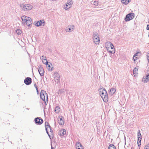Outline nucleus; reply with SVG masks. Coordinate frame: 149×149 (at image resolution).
Listing matches in <instances>:
<instances>
[{
  "label": "nucleus",
  "instance_id": "f257e3e1",
  "mask_svg": "<svg viewBox=\"0 0 149 149\" xmlns=\"http://www.w3.org/2000/svg\"><path fill=\"white\" fill-rule=\"evenodd\" d=\"M98 91L100 96L104 102L108 101V96L107 93L105 89L102 86H100L98 89Z\"/></svg>",
  "mask_w": 149,
  "mask_h": 149
},
{
  "label": "nucleus",
  "instance_id": "f03ea898",
  "mask_svg": "<svg viewBox=\"0 0 149 149\" xmlns=\"http://www.w3.org/2000/svg\"><path fill=\"white\" fill-rule=\"evenodd\" d=\"M45 125L47 134L51 139H52L53 137V135H52L53 132L52 130L51 127L47 122H45Z\"/></svg>",
  "mask_w": 149,
  "mask_h": 149
},
{
  "label": "nucleus",
  "instance_id": "7ed1b4c3",
  "mask_svg": "<svg viewBox=\"0 0 149 149\" xmlns=\"http://www.w3.org/2000/svg\"><path fill=\"white\" fill-rule=\"evenodd\" d=\"M46 96V100L47 101H48V98L47 95L45 91L44 90H42L41 91L40 97V98L45 103V104H47V102H46L45 100V97Z\"/></svg>",
  "mask_w": 149,
  "mask_h": 149
},
{
  "label": "nucleus",
  "instance_id": "20e7f679",
  "mask_svg": "<svg viewBox=\"0 0 149 149\" xmlns=\"http://www.w3.org/2000/svg\"><path fill=\"white\" fill-rule=\"evenodd\" d=\"M20 6L23 10L26 11L30 10L32 8V6L30 4L24 5L23 4H20Z\"/></svg>",
  "mask_w": 149,
  "mask_h": 149
},
{
  "label": "nucleus",
  "instance_id": "39448f33",
  "mask_svg": "<svg viewBox=\"0 0 149 149\" xmlns=\"http://www.w3.org/2000/svg\"><path fill=\"white\" fill-rule=\"evenodd\" d=\"M93 42L95 44H98L100 42V40L98 33L96 32H94L93 37Z\"/></svg>",
  "mask_w": 149,
  "mask_h": 149
},
{
  "label": "nucleus",
  "instance_id": "423d86ee",
  "mask_svg": "<svg viewBox=\"0 0 149 149\" xmlns=\"http://www.w3.org/2000/svg\"><path fill=\"white\" fill-rule=\"evenodd\" d=\"M134 13H130L127 15L125 18V21L127 22L133 19L134 17Z\"/></svg>",
  "mask_w": 149,
  "mask_h": 149
},
{
  "label": "nucleus",
  "instance_id": "0eeeda50",
  "mask_svg": "<svg viewBox=\"0 0 149 149\" xmlns=\"http://www.w3.org/2000/svg\"><path fill=\"white\" fill-rule=\"evenodd\" d=\"M53 75L55 82L59 83L60 82V77L59 74L57 72H55L54 73Z\"/></svg>",
  "mask_w": 149,
  "mask_h": 149
},
{
  "label": "nucleus",
  "instance_id": "6e6552de",
  "mask_svg": "<svg viewBox=\"0 0 149 149\" xmlns=\"http://www.w3.org/2000/svg\"><path fill=\"white\" fill-rule=\"evenodd\" d=\"M138 136V141L137 144L139 146H140L141 144V140L142 139V136L140 133V131L139 130L138 131L137 133Z\"/></svg>",
  "mask_w": 149,
  "mask_h": 149
},
{
  "label": "nucleus",
  "instance_id": "1a4fd4ad",
  "mask_svg": "<svg viewBox=\"0 0 149 149\" xmlns=\"http://www.w3.org/2000/svg\"><path fill=\"white\" fill-rule=\"evenodd\" d=\"M34 121L36 124L38 125H41L43 122V120L41 118L39 117L35 118Z\"/></svg>",
  "mask_w": 149,
  "mask_h": 149
},
{
  "label": "nucleus",
  "instance_id": "9d476101",
  "mask_svg": "<svg viewBox=\"0 0 149 149\" xmlns=\"http://www.w3.org/2000/svg\"><path fill=\"white\" fill-rule=\"evenodd\" d=\"M42 62L44 64L46 65L47 69L49 71H51L53 70V67H51L50 65H52V64L48 62L47 61L45 62L43 61H42Z\"/></svg>",
  "mask_w": 149,
  "mask_h": 149
},
{
  "label": "nucleus",
  "instance_id": "9b49d317",
  "mask_svg": "<svg viewBox=\"0 0 149 149\" xmlns=\"http://www.w3.org/2000/svg\"><path fill=\"white\" fill-rule=\"evenodd\" d=\"M142 81L144 83H147L149 81V70H148L146 76L143 77Z\"/></svg>",
  "mask_w": 149,
  "mask_h": 149
},
{
  "label": "nucleus",
  "instance_id": "f8f14e48",
  "mask_svg": "<svg viewBox=\"0 0 149 149\" xmlns=\"http://www.w3.org/2000/svg\"><path fill=\"white\" fill-rule=\"evenodd\" d=\"M32 80L30 77H27L24 80V83L25 84L27 85H30L32 83Z\"/></svg>",
  "mask_w": 149,
  "mask_h": 149
},
{
  "label": "nucleus",
  "instance_id": "ddd939ff",
  "mask_svg": "<svg viewBox=\"0 0 149 149\" xmlns=\"http://www.w3.org/2000/svg\"><path fill=\"white\" fill-rule=\"evenodd\" d=\"M45 22L42 20L37 22L35 23V25L36 26H43L44 25Z\"/></svg>",
  "mask_w": 149,
  "mask_h": 149
},
{
  "label": "nucleus",
  "instance_id": "4468645a",
  "mask_svg": "<svg viewBox=\"0 0 149 149\" xmlns=\"http://www.w3.org/2000/svg\"><path fill=\"white\" fill-rule=\"evenodd\" d=\"M59 118H58V123L60 125H62L64 124V118L62 116H60L58 117Z\"/></svg>",
  "mask_w": 149,
  "mask_h": 149
},
{
  "label": "nucleus",
  "instance_id": "2eb2a0df",
  "mask_svg": "<svg viewBox=\"0 0 149 149\" xmlns=\"http://www.w3.org/2000/svg\"><path fill=\"white\" fill-rule=\"evenodd\" d=\"M38 70L40 76H44V69L41 66H39V68L38 69Z\"/></svg>",
  "mask_w": 149,
  "mask_h": 149
},
{
  "label": "nucleus",
  "instance_id": "dca6fc26",
  "mask_svg": "<svg viewBox=\"0 0 149 149\" xmlns=\"http://www.w3.org/2000/svg\"><path fill=\"white\" fill-rule=\"evenodd\" d=\"M32 20L29 17H28L27 21L25 23L27 25L30 26L32 24Z\"/></svg>",
  "mask_w": 149,
  "mask_h": 149
},
{
  "label": "nucleus",
  "instance_id": "f3484780",
  "mask_svg": "<svg viewBox=\"0 0 149 149\" xmlns=\"http://www.w3.org/2000/svg\"><path fill=\"white\" fill-rule=\"evenodd\" d=\"M76 149H84L83 146L79 142L76 143Z\"/></svg>",
  "mask_w": 149,
  "mask_h": 149
},
{
  "label": "nucleus",
  "instance_id": "a211bd4d",
  "mask_svg": "<svg viewBox=\"0 0 149 149\" xmlns=\"http://www.w3.org/2000/svg\"><path fill=\"white\" fill-rule=\"evenodd\" d=\"M28 17H29L26 16L25 15H24L22 17L21 19H22V21L23 22H24L25 23L26 21H27Z\"/></svg>",
  "mask_w": 149,
  "mask_h": 149
},
{
  "label": "nucleus",
  "instance_id": "6ab92c4d",
  "mask_svg": "<svg viewBox=\"0 0 149 149\" xmlns=\"http://www.w3.org/2000/svg\"><path fill=\"white\" fill-rule=\"evenodd\" d=\"M116 90L114 88H112L110 89L109 91V93L111 94V95H113L116 92Z\"/></svg>",
  "mask_w": 149,
  "mask_h": 149
},
{
  "label": "nucleus",
  "instance_id": "aec40b11",
  "mask_svg": "<svg viewBox=\"0 0 149 149\" xmlns=\"http://www.w3.org/2000/svg\"><path fill=\"white\" fill-rule=\"evenodd\" d=\"M112 45V43L110 42H107L105 44V47L107 50L109 49L108 47H110Z\"/></svg>",
  "mask_w": 149,
  "mask_h": 149
},
{
  "label": "nucleus",
  "instance_id": "412c9836",
  "mask_svg": "<svg viewBox=\"0 0 149 149\" xmlns=\"http://www.w3.org/2000/svg\"><path fill=\"white\" fill-rule=\"evenodd\" d=\"M60 111V108L58 106H56L55 108L54 111L56 113H58Z\"/></svg>",
  "mask_w": 149,
  "mask_h": 149
},
{
  "label": "nucleus",
  "instance_id": "4be33fe9",
  "mask_svg": "<svg viewBox=\"0 0 149 149\" xmlns=\"http://www.w3.org/2000/svg\"><path fill=\"white\" fill-rule=\"evenodd\" d=\"M108 149H116V148L114 145L110 144L108 147Z\"/></svg>",
  "mask_w": 149,
  "mask_h": 149
},
{
  "label": "nucleus",
  "instance_id": "5701e85b",
  "mask_svg": "<svg viewBox=\"0 0 149 149\" xmlns=\"http://www.w3.org/2000/svg\"><path fill=\"white\" fill-rule=\"evenodd\" d=\"M121 2L122 3L125 4H128L129 2L130 1L129 0H121Z\"/></svg>",
  "mask_w": 149,
  "mask_h": 149
},
{
  "label": "nucleus",
  "instance_id": "b1692460",
  "mask_svg": "<svg viewBox=\"0 0 149 149\" xmlns=\"http://www.w3.org/2000/svg\"><path fill=\"white\" fill-rule=\"evenodd\" d=\"M66 131L65 130H63L61 131L60 135L63 136L66 134Z\"/></svg>",
  "mask_w": 149,
  "mask_h": 149
},
{
  "label": "nucleus",
  "instance_id": "393cba45",
  "mask_svg": "<svg viewBox=\"0 0 149 149\" xmlns=\"http://www.w3.org/2000/svg\"><path fill=\"white\" fill-rule=\"evenodd\" d=\"M64 92V90L63 89H59L58 91V94H62Z\"/></svg>",
  "mask_w": 149,
  "mask_h": 149
},
{
  "label": "nucleus",
  "instance_id": "a878e982",
  "mask_svg": "<svg viewBox=\"0 0 149 149\" xmlns=\"http://www.w3.org/2000/svg\"><path fill=\"white\" fill-rule=\"evenodd\" d=\"M16 32L17 34L18 35L20 34L22 32V31L20 29H18L16 30Z\"/></svg>",
  "mask_w": 149,
  "mask_h": 149
},
{
  "label": "nucleus",
  "instance_id": "bb28decb",
  "mask_svg": "<svg viewBox=\"0 0 149 149\" xmlns=\"http://www.w3.org/2000/svg\"><path fill=\"white\" fill-rule=\"evenodd\" d=\"M73 28H71L67 27L66 28V31L67 32H70L71 31H72L73 29Z\"/></svg>",
  "mask_w": 149,
  "mask_h": 149
},
{
  "label": "nucleus",
  "instance_id": "cd10ccee",
  "mask_svg": "<svg viewBox=\"0 0 149 149\" xmlns=\"http://www.w3.org/2000/svg\"><path fill=\"white\" fill-rule=\"evenodd\" d=\"M99 3L97 1H95L94 2V5L96 6H98V5H99Z\"/></svg>",
  "mask_w": 149,
  "mask_h": 149
},
{
  "label": "nucleus",
  "instance_id": "c85d7f7f",
  "mask_svg": "<svg viewBox=\"0 0 149 149\" xmlns=\"http://www.w3.org/2000/svg\"><path fill=\"white\" fill-rule=\"evenodd\" d=\"M137 71H138V69L137 68H135L134 69L133 72H134V76L136 75V74H135L137 73Z\"/></svg>",
  "mask_w": 149,
  "mask_h": 149
},
{
  "label": "nucleus",
  "instance_id": "c756f323",
  "mask_svg": "<svg viewBox=\"0 0 149 149\" xmlns=\"http://www.w3.org/2000/svg\"><path fill=\"white\" fill-rule=\"evenodd\" d=\"M71 7V6L67 3L66 5V6L65 7V9L67 10L70 8Z\"/></svg>",
  "mask_w": 149,
  "mask_h": 149
},
{
  "label": "nucleus",
  "instance_id": "7c9ffc66",
  "mask_svg": "<svg viewBox=\"0 0 149 149\" xmlns=\"http://www.w3.org/2000/svg\"><path fill=\"white\" fill-rule=\"evenodd\" d=\"M110 47H111V49H114V46L112 44V45H110V47H108V49H109Z\"/></svg>",
  "mask_w": 149,
  "mask_h": 149
},
{
  "label": "nucleus",
  "instance_id": "2f4dec72",
  "mask_svg": "<svg viewBox=\"0 0 149 149\" xmlns=\"http://www.w3.org/2000/svg\"><path fill=\"white\" fill-rule=\"evenodd\" d=\"M72 3V1H68L67 4H68L70 5L71 6V5Z\"/></svg>",
  "mask_w": 149,
  "mask_h": 149
},
{
  "label": "nucleus",
  "instance_id": "473e14b6",
  "mask_svg": "<svg viewBox=\"0 0 149 149\" xmlns=\"http://www.w3.org/2000/svg\"><path fill=\"white\" fill-rule=\"evenodd\" d=\"M42 60H44V61H47L46 58V57L44 56H42Z\"/></svg>",
  "mask_w": 149,
  "mask_h": 149
},
{
  "label": "nucleus",
  "instance_id": "72a5a7b5",
  "mask_svg": "<svg viewBox=\"0 0 149 149\" xmlns=\"http://www.w3.org/2000/svg\"><path fill=\"white\" fill-rule=\"evenodd\" d=\"M114 52H113V51H110V50L108 51V52L110 53L113 54H114L115 53V50L114 49Z\"/></svg>",
  "mask_w": 149,
  "mask_h": 149
},
{
  "label": "nucleus",
  "instance_id": "f704fd0d",
  "mask_svg": "<svg viewBox=\"0 0 149 149\" xmlns=\"http://www.w3.org/2000/svg\"><path fill=\"white\" fill-rule=\"evenodd\" d=\"M146 29L147 30H149V25H148V24L147 25V26L146 27Z\"/></svg>",
  "mask_w": 149,
  "mask_h": 149
},
{
  "label": "nucleus",
  "instance_id": "c9c22d12",
  "mask_svg": "<svg viewBox=\"0 0 149 149\" xmlns=\"http://www.w3.org/2000/svg\"><path fill=\"white\" fill-rule=\"evenodd\" d=\"M147 59L148 61V62L149 63V53L147 55Z\"/></svg>",
  "mask_w": 149,
  "mask_h": 149
},
{
  "label": "nucleus",
  "instance_id": "e433bc0d",
  "mask_svg": "<svg viewBox=\"0 0 149 149\" xmlns=\"http://www.w3.org/2000/svg\"><path fill=\"white\" fill-rule=\"evenodd\" d=\"M36 90L37 92V93H38V88L37 87H36Z\"/></svg>",
  "mask_w": 149,
  "mask_h": 149
},
{
  "label": "nucleus",
  "instance_id": "4c0bfd02",
  "mask_svg": "<svg viewBox=\"0 0 149 149\" xmlns=\"http://www.w3.org/2000/svg\"><path fill=\"white\" fill-rule=\"evenodd\" d=\"M138 54V53H136L134 55V56H136L137 55V54Z\"/></svg>",
  "mask_w": 149,
  "mask_h": 149
},
{
  "label": "nucleus",
  "instance_id": "58836bf2",
  "mask_svg": "<svg viewBox=\"0 0 149 149\" xmlns=\"http://www.w3.org/2000/svg\"><path fill=\"white\" fill-rule=\"evenodd\" d=\"M34 86H35V87L36 88V87H37V86H36V84H34Z\"/></svg>",
  "mask_w": 149,
  "mask_h": 149
},
{
  "label": "nucleus",
  "instance_id": "ea45409f",
  "mask_svg": "<svg viewBox=\"0 0 149 149\" xmlns=\"http://www.w3.org/2000/svg\"><path fill=\"white\" fill-rule=\"evenodd\" d=\"M51 149H54V148L52 147V146Z\"/></svg>",
  "mask_w": 149,
  "mask_h": 149
},
{
  "label": "nucleus",
  "instance_id": "a19ab883",
  "mask_svg": "<svg viewBox=\"0 0 149 149\" xmlns=\"http://www.w3.org/2000/svg\"><path fill=\"white\" fill-rule=\"evenodd\" d=\"M131 149H134V148H131Z\"/></svg>",
  "mask_w": 149,
  "mask_h": 149
},
{
  "label": "nucleus",
  "instance_id": "79ce46f5",
  "mask_svg": "<svg viewBox=\"0 0 149 149\" xmlns=\"http://www.w3.org/2000/svg\"><path fill=\"white\" fill-rule=\"evenodd\" d=\"M146 149H149V148H146Z\"/></svg>",
  "mask_w": 149,
  "mask_h": 149
},
{
  "label": "nucleus",
  "instance_id": "37998d69",
  "mask_svg": "<svg viewBox=\"0 0 149 149\" xmlns=\"http://www.w3.org/2000/svg\"><path fill=\"white\" fill-rule=\"evenodd\" d=\"M97 10V11H100L101 10Z\"/></svg>",
  "mask_w": 149,
  "mask_h": 149
},
{
  "label": "nucleus",
  "instance_id": "c03bdc74",
  "mask_svg": "<svg viewBox=\"0 0 149 149\" xmlns=\"http://www.w3.org/2000/svg\"><path fill=\"white\" fill-rule=\"evenodd\" d=\"M73 28H74V26H73Z\"/></svg>",
  "mask_w": 149,
  "mask_h": 149
},
{
  "label": "nucleus",
  "instance_id": "a18cd8bd",
  "mask_svg": "<svg viewBox=\"0 0 149 149\" xmlns=\"http://www.w3.org/2000/svg\"><path fill=\"white\" fill-rule=\"evenodd\" d=\"M20 140H21V141H22V139H20Z\"/></svg>",
  "mask_w": 149,
  "mask_h": 149
}]
</instances>
